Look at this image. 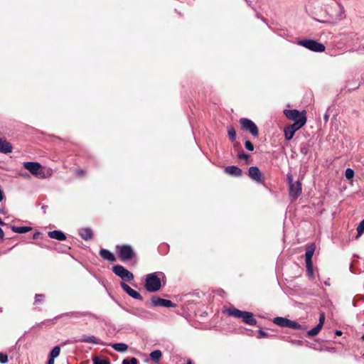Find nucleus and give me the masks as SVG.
I'll return each instance as SVG.
<instances>
[{"instance_id": "7ed1b4c3", "label": "nucleus", "mask_w": 364, "mask_h": 364, "mask_svg": "<svg viewBox=\"0 0 364 364\" xmlns=\"http://www.w3.org/2000/svg\"><path fill=\"white\" fill-rule=\"evenodd\" d=\"M226 314L235 318H241L242 321L250 326H255L257 321L254 318L252 313L243 311L234 307L228 308L225 310Z\"/></svg>"}, {"instance_id": "cd10ccee", "label": "nucleus", "mask_w": 364, "mask_h": 364, "mask_svg": "<svg viewBox=\"0 0 364 364\" xmlns=\"http://www.w3.org/2000/svg\"><path fill=\"white\" fill-rule=\"evenodd\" d=\"M60 352V348L59 346H55L52 350L50 353V358L55 359L57 358Z\"/></svg>"}, {"instance_id": "423d86ee", "label": "nucleus", "mask_w": 364, "mask_h": 364, "mask_svg": "<svg viewBox=\"0 0 364 364\" xmlns=\"http://www.w3.org/2000/svg\"><path fill=\"white\" fill-rule=\"evenodd\" d=\"M306 118H302L284 128V137L286 140H291L295 132L305 125Z\"/></svg>"}, {"instance_id": "49530a36", "label": "nucleus", "mask_w": 364, "mask_h": 364, "mask_svg": "<svg viewBox=\"0 0 364 364\" xmlns=\"http://www.w3.org/2000/svg\"><path fill=\"white\" fill-rule=\"evenodd\" d=\"M335 334L336 336H341L342 334V332H341V331L337 330V331H336Z\"/></svg>"}, {"instance_id": "09e8293b", "label": "nucleus", "mask_w": 364, "mask_h": 364, "mask_svg": "<svg viewBox=\"0 0 364 364\" xmlns=\"http://www.w3.org/2000/svg\"><path fill=\"white\" fill-rule=\"evenodd\" d=\"M77 314H78L77 313H70V315H72V316L75 315V316H77ZM68 315H70V314Z\"/></svg>"}, {"instance_id": "3c124183", "label": "nucleus", "mask_w": 364, "mask_h": 364, "mask_svg": "<svg viewBox=\"0 0 364 364\" xmlns=\"http://www.w3.org/2000/svg\"><path fill=\"white\" fill-rule=\"evenodd\" d=\"M325 118H326V119L327 120V119H328V116H327V115H326V116H325Z\"/></svg>"}, {"instance_id": "f3484780", "label": "nucleus", "mask_w": 364, "mask_h": 364, "mask_svg": "<svg viewBox=\"0 0 364 364\" xmlns=\"http://www.w3.org/2000/svg\"><path fill=\"white\" fill-rule=\"evenodd\" d=\"M100 255L105 260L113 262L116 260L115 256L112 252L106 249H101Z\"/></svg>"}, {"instance_id": "473e14b6", "label": "nucleus", "mask_w": 364, "mask_h": 364, "mask_svg": "<svg viewBox=\"0 0 364 364\" xmlns=\"http://www.w3.org/2000/svg\"><path fill=\"white\" fill-rule=\"evenodd\" d=\"M239 159H244L246 161V164H249L248 159H249V155L243 151L238 154L237 156Z\"/></svg>"}, {"instance_id": "c756f323", "label": "nucleus", "mask_w": 364, "mask_h": 364, "mask_svg": "<svg viewBox=\"0 0 364 364\" xmlns=\"http://www.w3.org/2000/svg\"><path fill=\"white\" fill-rule=\"evenodd\" d=\"M228 133L231 141H234L236 139V132L234 127H230L228 129Z\"/></svg>"}, {"instance_id": "a878e982", "label": "nucleus", "mask_w": 364, "mask_h": 364, "mask_svg": "<svg viewBox=\"0 0 364 364\" xmlns=\"http://www.w3.org/2000/svg\"><path fill=\"white\" fill-rule=\"evenodd\" d=\"M93 364H110V361L108 358H104L99 356L93 358Z\"/></svg>"}, {"instance_id": "f03ea898", "label": "nucleus", "mask_w": 364, "mask_h": 364, "mask_svg": "<svg viewBox=\"0 0 364 364\" xmlns=\"http://www.w3.org/2000/svg\"><path fill=\"white\" fill-rule=\"evenodd\" d=\"M164 277V274L161 272L148 274L144 283L146 289L149 292L159 291L161 287V279Z\"/></svg>"}, {"instance_id": "9b49d317", "label": "nucleus", "mask_w": 364, "mask_h": 364, "mask_svg": "<svg viewBox=\"0 0 364 364\" xmlns=\"http://www.w3.org/2000/svg\"><path fill=\"white\" fill-rule=\"evenodd\" d=\"M240 122L242 129L249 132L254 136H258V128L252 120L247 118H242Z\"/></svg>"}, {"instance_id": "9d476101", "label": "nucleus", "mask_w": 364, "mask_h": 364, "mask_svg": "<svg viewBox=\"0 0 364 364\" xmlns=\"http://www.w3.org/2000/svg\"><path fill=\"white\" fill-rule=\"evenodd\" d=\"M112 271L123 280L129 282L134 279V274L120 264L113 266Z\"/></svg>"}, {"instance_id": "ea45409f", "label": "nucleus", "mask_w": 364, "mask_h": 364, "mask_svg": "<svg viewBox=\"0 0 364 364\" xmlns=\"http://www.w3.org/2000/svg\"><path fill=\"white\" fill-rule=\"evenodd\" d=\"M18 176L23 177V178H30V175L26 173V172H20L18 173Z\"/></svg>"}, {"instance_id": "e433bc0d", "label": "nucleus", "mask_w": 364, "mask_h": 364, "mask_svg": "<svg viewBox=\"0 0 364 364\" xmlns=\"http://www.w3.org/2000/svg\"><path fill=\"white\" fill-rule=\"evenodd\" d=\"M268 336V333L262 330H259L257 337L259 338H263Z\"/></svg>"}, {"instance_id": "37998d69", "label": "nucleus", "mask_w": 364, "mask_h": 364, "mask_svg": "<svg viewBox=\"0 0 364 364\" xmlns=\"http://www.w3.org/2000/svg\"><path fill=\"white\" fill-rule=\"evenodd\" d=\"M4 195L2 191V190L0 188V201H1L4 199Z\"/></svg>"}, {"instance_id": "8fccbe9b", "label": "nucleus", "mask_w": 364, "mask_h": 364, "mask_svg": "<svg viewBox=\"0 0 364 364\" xmlns=\"http://www.w3.org/2000/svg\"><path fill=\"white\" fill-rule=\"evenodd\" d=\"M186 364H193L191 360H188Z\"/></svg>"}, {"instance_id": "4be33fe9", "label": "nucleus", "mask_w": 364, "mask_h": 364, "mask_svg": "<svg viewBox=\"0 0 364 364\" xmlns=\"http://www.w3.org/2000/svg\"><path fill=\"white\" fill-rule=\"evenodd\" d=\"M161 356L162 353L160 350H153L150 353V358L155 364L159 363V360L161 359Z\"/></svg>"}, {"instance_id": "a18cd8bd", "label": "nucleus", "mask_w": 364, "mask_h": 364, "mask_svg": "<svg viewBox=\"0 0 364 364\" xmlns=\"http://www.w3.org/2000/svg\"><path fill=\"white\" fill-rule=\"evenodd\" d=\"M48 364H54V359L49 358Z\"/></svg>"}, {"instance_id": "aec40b11", "label": "nucleus", "mask_w": 364, "mask_h": 364, "mask_svg": "<svg viewBox=\"0 0 364 364\" xmlns=\"http://www.w3.org/2000/svg\"><path fill=\"white\" fill-rule=\"evenodd\" d=\"M79 234L85 240H90L92 237V230L90 228H82L80 230Z\"/></svg>"}, {"instance_id": "1a4fd4ad", "label": "nucleus", "mask_w": 364, "mask_h": 364, "mask_svg": "<svg viewBox=\"0 0 364 364\" xmlns=\"http://www.w3.org/2000/svg\"><path fill=\"white\" fill-rule=\"evenodd\" d=\"M117 250L122 261L132 259L134 255V250L130 245H118Z\"/></svg>"}, {"instance_id": "5701e85b", "label": "nucleus", "mask_w": 364, "mask_h": 364, "mask_svg": "<svg viewBox=\"0 0 364 364\" xmlns=\"http://www.w3.org/2000/svg\"><path fill=\"white\" fill-rule=\"evenodd\" d=\"M80 342L100 344V341L94 336H85L79 340Z\"/></svg>"}, {"instance_id": "58836bf2", "label": "nucleus", "mask_w": 364, "mask_h": 364, "mask_svg": "<svg viewBox=\"0 0 364 364\" xmlns=\"http://www.w3.org/2000/svg\"><path fill=\"white\" fill-rule=\"evenodd\" d=\"M309 148L306 145L301 146L300 148V151L303 154H306L308 152Z\"/></svg>"}, {"instance_id": "0eeeda50", "label": "nucleus", "mask_w": 364, "mask_h": 364, "mask_svg": "<svg viewBox=\"0 0 364 364\" xmlns=\"http://www.w3.org/2000/svg\"><path fill=\"white\" fill-rule=\"evenodd\" d=\"M298 45L314 52H323L325 50V46L323 44L314 40H300L298 41Z\"/></svg>"}, {"instance_id": "6e6552de", "label": "nucleus", "mask_w": 364, "mask_h": 364, "mask_svg": "<svg viewBox=\"0 0 364 364\" xmlns=\"http://www.w3.org/2000/svg\"><path fill=\"white\" fill-rule=\"evenodd\" d=\"M276 325L292 329H304L303 326L294 321L284 317H276L273 320Z\"/></svg>"}, {"instance_id": "de8ad7c7", "label": "nucleus", "mask_w": 364, "mask_h": 364, "mask_svg": "<svg viewBox=\"0 0 364 364\" xmlns=\"http://www.w3.org/2000/svg\"><path fill=\"white\" fill-rule=\"evenodd\" d=\"M82 173H83V171L82 170L77 171V174L78 175H82Z\"/></svg>"}, {"instance_id": "f8f14e48", "label": "nucleus", "mask_w": 364, "mask_h": 364, "mask_svg": "<svg viewBox=\"0 0 364 364\" xmlns=\"http://www.w3.org/2000/svg\"><path fill=\"white\" fill-rule=\"evenodd\" d=\"M284 114L288 119L294 121V122L302 118H306L305 111L300 112L297 109H285Z\"/></svg>"}, {"instance_id": "a211bd4d", "label": "nucleus", "mask_w": 364, "mask_h": 364, "mask_svg": "<svg viewBox=\"0 0 364 364\" xmlns=\"http://www.w3.org/2000/svg\"><path fill=\"white\" fill-rule=\"evenodd\" d=\"M0 151L4 154H9L12 151L11 144L1 138H0Z\"/></svg>"}, {"instance_id": "b1692460", "label": "nucleus", "mask_w": 364, "mask_h": 364, "mask_svg": "<svg viewBox=\"0 0 364 364\" xmlns=\"http://www.w3.org/2000/svg\"><path fill=\"white\" fill-rule=\"evenodd\" d=\"M114 350L119 353H124L127 351L128 346L124 343H117L112 345Z\"/></svg>"}, {"instance_id": "c03bdc74", "label": "nucleus", "mask_w": 364, "mask_h": 364, "mask_svg": "<svg viewBox=\"0 0 364 364\" xmlns=\"http://www.w3.org/2000/svg\"><path fill=\"white\" fill-rule=\"evenodd\" d=\"M39 235H40V232H37L34 233V235L33 236V239H37V238H38Z\"/></svg>"}, {"instance_id": "ddd939ff", "label": "nucleus", "mask_w": 364, "mask_h": 364, "mask_svg": "<svg viewBox=\"0 0 364 364\" xmlns=\"http://www.w3.org/2000/svg\"><path fill=\"white\" fill-rule=\"evenodd\" d=\"M248 176L251 179L259 183H264V178L257 166H251L248 169Z\"/></svg>"}, {"instance_id": "6ab92c4d", "label": "nucleus", "mask_w": 364, "mask_h": 364, "mask_svg": "<svg viewBox=\"0 0 364 364\" xmlns=\"http://www.w3.org/2000/svg\"><path fill=\"white\" fill-rule=\"evenodd\" d=\"M48 235L50 238L55 239V240H60V241L66 240L65 235L60 230L50 231V232H48Z\"/></svg>"}, {"instance_id": "2f4dec72", "label": "nucleus", "mask_w": 364, "mask_h": 364, "mask_svg": "<svg viewBox=\"0 0 364 364\" xmlns=\"http://www.w3.org/2000/svg\"><path fill=\"white\" fill-rule=\"evenodd\" d=\"M353 176H354L353 170L350 168H346V172H345L346 178L347 179L350 180V179L353 178Z\"/></svg>"}, {"instance_id": "79ce46f5", "label": "nucleus", "mask_w": 364, "mask_h": 364, "mask_svg": "<svg viewBox=\"0 0 364 364\" xmlns=\"http://www.w3.org/2000/svg\"><path fill=\"white\" fill-rule=\"evenodd\" d=\"M4 237V233L3 230L0 228V240H3Z\"/></svg>"}, {"instance_id": "f257e3e1", "label": "nucleus", "mask_w": 364, "mask_h": 364, "mask_svg": "<svg viewBox=\"0 0 364 364\" xmlns=\"http://www.w3.org/2000/svg\"><path fill=\"white\" fill-rule=\"evenodd\" d=\"M23 167L28 170L32 175L39 178H47L52 176L53 171L50 168H43L41 164L38 162L28 161L24 162Z\"/></svg>"}, {"instance_id": "39448f33", "label": "nucleus", "mask_w": 364, "mask_h": 364, "mask_svg": "<svg viewBox=\"0 0 364 364\" xmlns=\"http://www.w3.org/2000/svg\"><path fill=\"white\" fill-rule=\"evenodd\" d=\"M326 11L333 21H341L346 18L344 7L336 1Z\"/></svg>"}, {"instance_id": "f704fd0d", "label": "nucleus", "mask_w": 364, "mask_h": 364, "mask_svg": "<svg viewBox=\"0 0 364 364\" xmlns=\"http://www.w3.org/2000/svg\"><path fill=\"white\" fill-rule=\"evenodd\" d=\"M8 362V356L6 353L0 352V363L5 364Z\"/></svg>"}, {"instance_id": "393cba45", "label": "nucleus", "mask_w": 364, "mask_h": 364, "mask_svg": "<svg viewBox=\"0 0 364 364\" xmlns=\"http://www.w3.org/2000/svg\"><path fill=\"white\" fill-rule=\"evenodd\" d=\"M11 230L14 232L23 234V233H26V232H28L29 231H31V228L28 227V226H20V227L13 226Z\"/></svg>"}, {"instance_id": "603ef678", "label": "nucleus", "mask_w": 364, "mask_h": 364, "mask_svg": "<svg viewBox=\"0 0 364 364\" xmlns=\"http://www.w3.org/2000/svg\"><path fill=\"white\" fill-rule=\"evenodd\" d=\"M362 339L364 341V334L362 336Z\"/></svg>"}, {"instance_id": "20e7f679", "label": "nucleus", "mask_w": 364, "mask_h": 364, "mask_svg": "<svg viewBox=\"0 0 364 364\" xmlns=\"http://www.w3.org/2000/svg\"><path fill=\"white\" fill-rule=\"evenodd\" d=\"M287 181L289 185V197L291 200H296L301 193V183L300 181H294L291 173L287 175Z\"/></svg>"}, {"instance_id": "c9c22d12", "label": "nucleus", "mask_w": 364, "mask_h": 364, "mask_svg": "<svg viewBox=\"0 0 364 364\" xmlns=\"http://www.w3.org/2000/svg\"><path fill=\"white\" fill-rule=\"evenodd\" d=\"M245 146L248 151H253L254 150V145L250 141H246L245 143Z\"/></svg>"}, {"instance_id": "c85d7f7f", "label": "nucleus", "mask_w": 364, "mask_h": 364, "mask_svg": "<svg viewBox=\"0 0 364 364\" xmlns=\"http://www.w3.org/2000/svg\"><path fill=\"white\" fill-rule=\"evenodd\" d=\"M306 274L310 278L314 277V270L312 262L306 263Z\"/></svg>"}, {"instance_id": "2eb2a0df", "label": "nucleus", "mask_w": 364, "mask_h": 364, "mask_svg": "<svg viewBox=\"0 0 364 364\" xmlns=\"http://www.w3.org/2000/svg\"><path fill=\"white\" fill-rule=\"evenodd\" d=\"M120 287H122V289L131 297L135 299H138V300H141L142 299V296H141V294L135 291L134 289H132L128 284H127L126 283L124 282H121L120 283Z\"/></svg>"}, {"instance_id": "4468645a", "label": "nucleus", "mask_w": 364, "mask_h": 364, "mask_svg": "<svg viewBox=\"0 0 364 364\" xmlns=\"http://www.w3.org/2000/svg\"><path fill=\"white\" fill-rule=\"evenodd\" d=\"M151 303L154 306H164V307H173L174 306L173 303L171 300L164 299L158 296H154L151 299Z\"/></svg>"}, {"instance_id": "4c0bfd02", "label": "nucleus", "mask_w": 364, "mask_h": 364, "mask_svg": "<svg viewBox=\"0 0 364 364\" xmlns=\"http://www.w3.org/2000/svg\"><path fill=\"white\" fill-rule=\"evenodd\" d=\"M324 320H325V316H324V314L322 313L320 314L319 322H318V325H320L322 327L323 325V323H324Z\"/></svg>"}, {"instance_id": "7c9ffc66", "label": "nucleus", "mask_w": 364, "mask_h": 364, "mask_svg": "<svg viewBox=\"0 0 364 364\" xmlns=\"http://www.w3.org/2000/svg\"><path fill=\"white\" fill-rule=\"evenodd\" d=\"M357 232L358 236H360L364 232V219L358 224Z\"/></svg>"}, {"instance_id": "a19ab883", "label": "nucleus", "mask_w": 364, "mask_h": 364, "mask_svg": "<svg viewBox=\"0 0 364 364\" xmlns=\"http://www.w3.org/2000/svg\"><path fill=\"white\" fill-rule=\"evenodd\" d=\"M44 297L43 294H36V300L35 301L37 303L38 301H41V299H43Z\"/></svg>"}, {"instance_id": "bb28decb", "label": "nucleus", "mask_w": 364, "mask_h": 364, "mask_svg": "<svg viewBox=\"0 0 364 364\" xmlns=\"http://www.w3.org/2000/svg\"><path fill=\"white\" fill-rule=\"evenodd\" d=\"M321 328L322 327L320 325L317 324L314 328H311L307 332V335L309 336H315L319 333Z\"/></svg>"}, {"instance_id": "72a5a7b5", "label": "nucleus", "mask_w": 364, "mask_h": 364, "mask_svg": "<svg viewBox=\"0 0 364 364\" xmlns=\"http://www.w3.org/2000/svg\"><path fill=\"white\" fill-rule=\"evenodd\" d=\"M122 364H138V360L135 358H132L130 360L124 359L122 361Z\"/></svg>"}, {"instance_id": "dca6fc26", "label": "nucleus", "mask_w": 364, "mask_h": 364, "mask_svg": "<svg viewBox=\"0 0 364 364\" xmlns=\"http://www.w3.org/2000/svg\"><path fill=\"white\" fill-rule=\"evenodd\" d=\"M225 172L230 176L239 177L242 174V171L241 168L236 166H229L225 168Z\"/></svg>"}, {"instance_id": "412c9836", "label": "nucleus", "mask_w": 364, "mask_h": 364, "mask_svg": "<svg viewBox=\"0 0 364 364\" xmlns=\"http://www.w3.org/2000/svg\"><path fill=\"white\" fill-rule=\"evenodd\" d=\"M315 247L314 245L309 246L306 250L305 257L306 263L312 262L311 259L314 255Z\"/></svg>"}]
</instances>
